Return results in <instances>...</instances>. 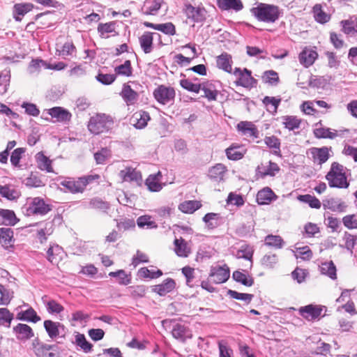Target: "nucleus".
I'll use <instances>...</instances> for the list:
<instances>
[{
  "mask_svg": "<svg viewBox=\"0 0 357 357\" xmlns=\"http://www.w3.org/2000/svg\"><path fill=\"white\" fill-rule=\"evenodd\" d=\"M99 178L100 176L98 174L81 176L77 178V180L73 178H67L62 181L60 185L66 188L71 193H79L84 192L87 185Z\"/></svg>",
  "mask_w": 357,
  "mask_h": 357,
  "instance_id": "nucleus-3",
  "label": "nucleus"
},
{
  "mask_svg": "<svg viewBox=\"0 0 357 357\" xmlns=\"http://www.w3.org/2000/svg\"><path fill=\"white\" fill-rule=\"evenodd\" d=\"M227 295L234 299L243 301L246 304L250 303V302L252 301V300L254 297L253 294H246V293H239L236 291L231 290V289H229L227 291Z\"/></svg>",
  "mask_w": 357,
  "mask_h": 357,
  "instance_id": "nucleus-51",
  "label": "nucleus"
},
{
  "mask_svg": "<svg viewBox=\"0 0 357 357\" xmlns=\"http://www.w3.org/2000/svg\"><path fill=\"white\" fill-rule=\"evenodd\" d=\"M313 10L317 22L324 24L329 20L330 17L321 10L320 5H315Z\"/></svg>",
  "mask_w": 357,
  "mask_h": 357,
  "instance_id": "nucleus-64",
  "label": "nucleus"
},
{
  "mask_svg": "<svg viewBox=\"0 0 357 357\" xmlns=\"http://www.w3.org/2000/svg\"><path fill=\"white\" fill-rule=\"evenodd\" d=\"M298 199L301 202L307 204L312 208L319 209L321 206L320 201L316 197L308 194L298 195Z\"/></svg>",
  "mask_w": 357,
  "mask_h": 357,
  "instance_id": "nucleus-46",
  "label": "nucleus"
},
{
  "mask_svg": "<svg viewBox=\"0 0 357 357\" xmlns=\"http://www.w3.org/2000/svg\"><path fill=\"white\" fill-rule=\"evenodd\" d=\"M218 6L222 10H241L243 8V3L241 0H217Z\"/></svg>",
  "mask_w": 357,
  "mask_h": 357,
  "instance_id": "nucleus-29",
  "label": "nucleus"
},
{
  "mask_svg": "<svg viewBox=\"0 0 357 357\" xmlns=\"http://www.w3.org/2000/svg\"><path fill=\"white\" fill-rule=\"evenodd\" d=\"M0 195L8 200H15L18 197L17 192L8 185H0Z\"/></svg>",
  "mask_w": 357,
  "mask_h": 357,
  "instance_id": "nucleus-58",
  "label": "nucleus"
},
{
  "mask_svg": "<svg viewBox=\"0 0 357 357\" xmlns=\"http://www.w3.org/2000/svg\"><path fill=\"white\" fill-rule=\"evenodd\" d=\"M15 241L14 231L11 228H0V244L5 250H10L13 248Z\"/></svg>",
  "mask_w": 357,
  "mask_h": 357,
  "instance_id": "nucleus-11",
  "label": "nucleus"
},
{
  "mask_svg": "<svg viewBox=\"0 0 357 357\" xmlns=\"http://www.w3.org/2000/svg\"><path fill=\"white\" fill-rule=\"evenodd\" d=\"M75 333V341L73 343L79 347L84 353H90L92 351L93 344L86 340L84 334L79 332Z\"/></svg>",
  "mask_w": 357,
  "mask_h": 357,
  "instance_id": "nucleus-35",
  "label": "nucleus"
},
{
  "mask_svg": "<svg viewBox=\"0 0 357 357\" xmlns=\"http://www.w3.org/2000/svg\"><path fill=\"white\" fill-rule=\"evenodd\" d=\"M254 231V224L252 222L243 223L238 226L235 233L240 237L246 238L250 236Z\"/></svg>",
  "mask_w": 357,
  "mask_h": 357,
  "instance_id": "nucleus-42",
  "label": "nucleus"
},
{
  "mask_svg": "<svg viewBox=\"0 0 357 357\" xmlns=\"http://www.w3.org/2000/svg\"><path fill=\"white\" fill-rule=\"evenodd\" d=\"M136 223L140 228L146 227L147 229H155L158 227L156 222L152 220V217L148 215L139 216L137 219Z\"/></svg>",
  "mask_w": 357,
  "mask_h": 357,
  "instance_id": "nucleus-47",
  "label": "nucleus"
},
{
  "mask_svg": "<svg viewBox=\"0 0 357 357\" xmlns=\"http://www.w3.org/2000/svg\"><path fill=\"white\" fill-rule=\"evenodd\" d=\"M183 12L188 19L194 22H202L206 19V10L204 8L194 7L191 4H186Z\"/></svg>",
  "mask_w": 357,
  "mask_h": 357,
  "instance_id": "nucleus-10",
  "label": "nucleus"
},
{
  "mask_svg": "<svg viewBox=\"0 0 357 357\" xmlns=\"http://www.w3.org/2000/svg\"><path fill=\"white\" fill-rule=\"evenodd\" d=\"M138 275L141 278L154 279L161 276L162 275V272L160 269L153 271L149 270L146 267H143L138 271Z\"/></svg>",
  "mask_w": 357,
  "mask_h": 357,
  "instance_id": "nucleus-54",
  "label": "nucleus"
},
{
  "mask_svg": "<svg viewBox=\"0 0 357 357\" xmlns=\"http://www.w3.org/2000/svg\"><path fill=\"white\" fill-rule=\"evenodd\" d=\"M237 129L238 131L241 132L243 135L248 137L257 138L259 136L257 128L250 121H241L237 124Z\"/></svg>",
  "mask_w": 357,
  "mask_h": 357,
  "instance_id": "nucleus-18",
  "label": "nucleus"
},
{
  "mask_svg": "<svg viewBox=\"0 0 357 357\" xmlns=\"http://www.w3.org/2000/svg\"><path fill=\"white\" fill-rule=\"evenodd\" d=\"M21 107L24 109L25 113L31 116H38L40 114V110L36 104L23 102Z\"/></svg>",
  "mask_w": 357,
  "mask_h": 357,
  "instance_id": "nucleus-63",
  "label": "nucleus"
},
{
  "mask_svg": "<svg viewBox=\"0 0 357 357\" xmlns=\"http://www.w3.org/2000/svg\"><path fill=\"white\" fill-rule=\"evenodd\" d=\"M153 33L146 31L139 38L141 48L145 54L150 53L153 50Z\"/></svg>",
  "mask_w": 357,
  "mask_h": 357,
  "instance_id": "nucleus-31",
  "label": "nucleus"
},
{
  "mask_svg": "<svg viewBox=\"0 0 357 357\" xmlns=\"http://www.w3.org/2000/svg\"><path fill=\"white\" fill-rule=\"evenodd\" d=\"M280 170L278 165L274 162L269 161L268 166H264L263 164L258 165L256 169V176L261 178H264L266 176H275L277 173Z\"/></svg>",
  "mask_w": 357,
  "mask_h": 357,
  "instance_id": "nucleus-12",
  "label": "nucleus"
},
{
  "mask_svg": "<svg viewBox=\"0 0 357 357\" xmlns=\"http://www.w3.org/2000/svg\"><path fill=\"white\" fill-rule=\"evenodd\" d=\"M318 54L316 51L312 50H303L299 54V61L305 67L312 65L317 59Z\"/></svg>",
  "mask_w": 357,
  "mask_h": 357,
  "instance_id": "nucleus-27",
  "label": "nucleus"
},
{
  "mask_svg": "<svg viewBox=\"0 0 357 357\" xmlns=\"http://www.w3.org/2000/svg\"><path fill=\"white\" fill-rule=\"evenodd\" d=\"M216 63L220 69L227 73H231L232 60L231 56L227 52L221 54L217 57Z\"/></svg>",
  "mask_w": 357,
  "mask_h": 357,
  "instance_id": "nucleus-30",
  "label": "nucleus"
},
{
  "mask_svg": "<svg viewBox=\"0 0 357 357\" xmlns=\"http://www.w3.org/2000/svg\"><path fill=\"white\" fill-rule=\"evenodd\" d=\"M18 221L13 211L0 208V225L14 226Z\"/></svg>",
  "mask_w": 357,
  "mask_h": 357,
  "instance_id": "nucleus-17",
  "label": "nucleus"
},
{
  "mask_svg": "<svg viewBox=\"0 0 357 357\" xmlns=\"http://www.w3.org/2000/svg\"><path fill=\"white\" fill-rule=\"evenodd\" d=\"M132 119L136 121L133 124L134 126L137 129H142L147 125L148 121L150 120V116L147 112L140 111L139 113H136Z\"/></svg>",
  "mask_w": 357,
  "mask_h": 357,
  "instance_id": "nucleus-39",
  "label": "nucleus"
},
{
  "mask_svg": "<svg viewBox=\"0 0 357 357\" xmlns=\"http://www.w3.org/2000/svg\"><path fill=\"white\" fill-rule=\"evenodd\" d=\"M262 79L264 82L273 86H276L280 81L278 74L273 70L265 71L262 76Z\"/></svg>",
  "mask_w": 357,
  "mask_h": 357,
  "instance_id": "nucleus-53",
  "label": "nucleus"
},
{
  "mask_svg": "<svg viewBox=\"0 0 357 357\" xmlns=\"http://www.w3.org/2000/svg\"><path fill=\"white\" fill-rule=\"evenodd\" d=\"M336 266L332 261H326L321 264V273L328 276L332 280L337 278Z\"/></svg>",
  "mask_w": 357,
  "mask_h": 357,
  "instance_id": "nucleus-43",
  "label": "nucleus"
},
{
  "mask_svg": "<svg viewBox=\"0 0 357 357\" xmlns=\"http://www.w3.org/2000/svg\"><path fill=\"white\" fill-rule=\"evenodd\" d=\"M238 146L231 145L225 150V153L228 159L232 160H238L243 157L244 153L238 151Z\"/></svg>",
  "mask_w": 357,
  "mask_h": 357,
  "instance_id": "nucleus-61",
  "label": "nucleus"
},
{
  "mask_svg": "<svg viewBox=\"0 0 357 357\" xmlns=\"http://www.w3.org/2000/svg\"><path fill=\"white\" fill-rule=\"evenodd\" d=\"M116 22L112 21L107 23H100L97 27L98 33L101 38H108V33H115L114 36L118 35L115 31Z\"/></svg>",
  "mask_w": 357,
  "mask_h": 357,
  "instance_id": "nucleus-28",
  "label": "nucleus"
},
{
  "mask_svg": "<svg viewBox=\"0 0 357 357\" xmlns=\"http://www.w3.org/2000/svg\"><path fill=\"white\" fill-rule=\"evenodd\" d=\"M112 125V120L105 114H97L92 116L88 124L89 131L95 135H98L108 131Z\"/></svg>",
  "mask_w": 357,
  "mask_h": 357,
  "instance_id": "nucleus-5",
  "label": "nucleus"
},
{
  "mask_svg": "<svg viewBox=\"0 0 357 357\" xmlns=\"http://www.w3.org/2000/svg\"><path fill=\"white\" fill-rule=\"evenodd\" d=\"M116 222V227L119 231H128L135 228V222L133 219L125 218Z\"/></svg>",
  "mask_w": 357,
  "mask_h": 357,
  "instance_id": "nucleus-56",
  "label": "nucleus"
},
{
  "mask_svg": "<svg viewBox=\"0 0 357 357\" xmlns=\"http://www.w3.org/2000/svg\"><path fill=\"white\" fill-rule=\"evenodd\" d=\"M226 171V167L222 164L218 163L209 169L208 176L215 181H220L223 180Z\"/></svg>",
  "mask_w": 357,
  "mask_h": 357,
  "instance_id": "nucleus-33",
  "label": "nucleus"
},
{
  "mask_svg": "<svg viewBox=\"0 0 357 357\" xmlns=\"http://www.w3.org/2000/svg\"><path fill=\"white\" fill-rule=\"evenodd\" d=\"M52 206L45 203L41 197H37L27 201L22 208L27 216L40 215H45L52 210Z\"/></svg>",
  "mask_w": 357,
  "mask_h": 357,
  "instance_id": "nucleus-4",
  "label": "nucleus"
},
{
  "mask_svg": "<svg viewBox=\"0 0 357 357\" xmlns=\"http://www.w3.org/2000/svg\"><path fill=\"white\" fill-rule=\"evenodd\" d=\"M232 278L236 282L245 287H252L254 284V279L249 275H246L240 271L233 272Z\"/></svg>",
  "mask_w": 357,
  "mask_h": 357,
  "instance_id": "nucleus-36",
  "label": "nucleus"
},
{
  "mask_svg": "<svg viewBox=\"0 0 357 357\" xmlns=\"http://www.w3.org/2000/svg\"><path fill=\"white\" fill-rule=\"evenodd\" d=\"M265 244L275 248H281L283 246L284 241L280 236L268 235L265 238Z\"/></svg>",
  "mask_w": 357,
  "mask_h": 357,
  "instance_id": "nucleus-60",
  "label": "nucleus"
},
{
  "mask_svg": "<svg viewBox=\"0 0 357 357\" xmlns=\"http://www.w3.org/2000/svg\"><path fill=\"white\" fill-rule=\"evenodd\" d=\"M48 114L59 122H66L70 121L71 114L66 109L61 107H54L48 109Z\"/></svg>",
  "mask_w": 357,
  "mask_h": 357,
  "instance_id": "nucleus-21",
  "label": "nucleus"
},
{
  "mask_svg": "<svg viewBox=\"0 0 357 357\" xmlns=\"http://www.w3.org/2000/svg\"><path fill=\"white\" fill-rule=\"evenodd\" d=\"M43 326L49 337L51 339L53 340L57 337L60 339L65 338L66 327L61 323L47 319L44 321Z\"/></svg>",
  "mask_w": 357,
  "mask_h": 357,
  "instance_id": "nucleus-7",
  "label": "nucleus"
},
{
  "mask_svg": "<svg viewBox=\"0 0 357 357\" xmlns=\"http://www.w3.org/2000/svg\"><path fill=\"white\" fill-rule=\"evenodd\" d=\"M202 204L197 200L185 201L180 204V211L184 213H193L195 211L200 208Z\"/></svg>",
  "mask_w": 357,
  "mask_h": 357,
  "instance_id": "nucleus-41",
  "label": "nucleus"
},
{
  "mask_svg": "<svg viewBox=\"0 0 357 357\" xmlns=\"http://www.w3.org/2000/svg\"><path fill=\"white\" fill-rule=\"evenodd\" d=\"M180 86L188 91L198 93L201 90L200 84H194L189 79H182L180 80Z\"/></svg>",
  "mask_w": 357,
  "mask_h": 357,
  "instance_id": "nucleus-59",
  "label": "nucleus"
},
{
  "mask_svg": "<svg viewBox=\"0 0 357 357\" xmlns=\"http://www.w3.org/2000/svg\"><path fill=\"white\" fill-rule=\"evenodd\" d=\"M200 84L201 90L204 93L203 97L207 98L209 101L216 100L219 91L216 88L215 84L212 82H206Z\"/></svg>",
  "mask_w": 357,
  "mask_h": 357,
  "instance_id": "nucleus-20",
  "label": "nucleus"
},
{
  "mask_svg": "<svg viewBox=\"0 0 357 357\" xmlns=\"http://www.w3.org/2000/svg\"><path fill=\"white\" fill-rule=\"evenodd\" d=\"M206 227L209 229L218 227L222 224V217L219 213H208L202 218Z\"/></svg>",
  "mask_w": 357,
  "mask_h": 357,
  "instance_id": "nucleus-26",
  "label": "nucleus"
},
{
  "mask_svg": "<svg viewBox=\"0 0 357 357\" xmlns=\"http://www.w3.org/2000/svg\"><path fill=\"white\" fill-rule=\"evenodd\" d=\"M16 319L21 321L36 323L40 320L35 310L30 307L26 310L20 311L17 314Z\"/></svg>",
  "mask_w": 357,
  "mask_h": 357,
  "instance_id": "nucleus-23",
  "label": "nucleus"
},
{
  "mask_svg": "<svg viewBox=\"0 0 357 357\" xmlns=\"http://www.w3.org/2000/svg\"><path fill=\"white\" fill-rule=\"evenodd\" d=\"M120 95L127 105L135 103L138 98V93L134 91L128 84H124L123 85Z\"/></svg>",
  "mask_w": 357,
  "mask_h": 357,
  "instance_id": "nucleus-25",
  "label": "nucleus"
},
{
  "mask_svg": "<svg viewBox=\"0 0 357 357\" xmlns=\"http://www.w3.org/2000/svg\"><path fill=\"white\" fill-rule=\"evenodd\" d=\"M63 252L62 247L59 245H50L47 251V259L54 263L56 260V257L60 256Z\"/></svg>",
  "mask_w": 357,
  "mask_h": 357,
  "instance_id": "nucleus-52",
  "label": "nucleus"
},
{
  "mask_svg": "<svg viewBox=\"0 0 357 357\" xmlns=\"http://www.w3.org/2000/svg\"><path fill=\"white\" fill-rule=\"evenodd\" d=\"M13 331L16 338L20 341H26L34 337L33 329L25 324H17L13 327Z\"/></svg>",
  "mask_w": 357,
  "mask_h": 357,
  "instance_id": "nucleus-13",
  "label": "nucleus"
},
{
  "mask_svg": "<svg viewBox=\"0 0 357 357\" xmlns=\"http://www.w3.org/2000/svg\"><path fill=\"white\" fill-rule=\"evenodd\" d=\"M182 50H188L190 52V56H184L180 54V66L190 63L191 60L196 56V49L190 45H185L181 47Z\"/></svg>",
  "mask_w": 357,
  "mask_h": 357,
  "instance_id": "nucleus-55",
  "label": "nucleus"
},
{
  "mask_svg": "<svg viewBox=\"0 0 357 357\" xmlns=\"http://www.w3.org/2000/svg\"><path fill=\"white\" fill-rule=\"evenodd\" d=\"M322 312V308L312 304L301 307L299 309L300 314L307 319H315L318 318Z\"/></svg>",
  "mask_w": 357,
  "mask_h": 357,
  "instance_id": "nucleus-14",
  "label": "nucleus"
},
{
  "mask_svg": "<svg viewBox=\"0 0 357 357\" xmlns=\"http://www.w3.org/2000/svg\"><path fill=\"white\" fill-rule=\"evenodd\" d=\"M251 73V71L247 68L242 70L239 68H236L234 72V74L238 76V79L235 82L236 84L245 88L255 87L257 80L252 77Z\"/></svg>",
  "mask_w": 357,
  "mask_h": 357,
  "instance_id": "nucleus-6",
  "label": "nucleus"
},
{
  "mask_svg": "<svg viewBox=\"0 0 357 357\" xmlns=\"http://www.w3.org/2000/svg\"><path fill=\"white\" fill-rule=\"evenodd\" d=\"M89 207L107 213V211L110 208V204L109 202L103 201L100 198L95 197L91 199L89 202Z\"/></svg>",
  "mask_w": 357,
  "mask_h": 357,
  "instance_id": "nucleus-48",
  "label": "nucleus"
},
{
  "mask_svg": "<svg viewBox=\"0 0 357 357\" xmlns=\"http://www.w3.org/2000/svg\"><path fill=\"white\" fill-rule=\"evenodd\" d=\"M163 0H146L142 7V13L146 15H155L160 9Z\"/></svg>",
  "mask_w": 357,
  "mask_h": 357,
  "instance_id": "nucleus-15",
  "label": "nucleus"
},
{
  "mask_svg": "<svg viewBox=\"0 0 357 357\" xmlns=\"http://www.w3.org/2000/svg\"><path fill=\"white\" fill-rule=\"evenodd\" d=\"M38 167L47 172H52V161L43 152H38L36 155Z\"/></svg>",
  "mask_w": 357,
  "mask_h": 357,
  "instance_id": "nucleus-32",
  "label": "nucleus"
},
{
  "mask_svg": "<svg viewBox=\"0 0 357 357\" xmlns=\"http://www.w3.org/2000/svg\"><path fill=\"white\" fill-rule=\"evenodd\" d=\"M280 102V98L270 96H265L262 100V102L266 107L267 111L272 113L277 112Z\"/></svg>",
  "mask_w": 357,
  "mask_h": 357,
  "instance_id": "nucleus-45",
  "label": "nucleus"
},
{
  "mask_svg": "<svg viewBox=\"0 0 357 357\" xmlns=\"http://www.w3.org/2000/svg\"><path fill=\"white\" fill-rule=\"evenodd\" d=\"M309 151L314 161H318L319 165L326 162L329 158L328 149L326 146L321 148L312 147Z\"/></svg>",
  "mask_w": 357,
  "mask_h": 357,
  "instance_id": "nucleus-22",
  "label": "nucleus"
},
{
  "mask_svg": "<svg viewBox=\"0 0 357 357\" xmlns=\"http://www.w3.org/2000/svg\"><path fill=\"white\" fill-rule=\"evenodd\" d=\"M153 95L158 102L165 105L174 98L175 91L172 88L161 85L154 91Z\"/></svg>",
  "mask_w": 357,
  "mask_h": 357,
  "instance_id": "nucleus-9",
  "label": "nucleus"
},
{
  "mask_svg": "<svg viewBox=\"0 0 357 357\" xmlns=\"http://www.w3.org/2000/svg\"><path fill=\"white\" fill-rule=\"evenodd\" d=\"M277 196L268 187L259 190L257 194V202L260 205L269 204L272 200L276 199Z\"/></svg>",
  "mask_w": 357,
  "mask_h": 357,
  "instance_id": "nucleus-19",
  "label": "nucleus"
},
{
  "mask_svg": "<svg viewBox=\"0 0 357 357\" xmlns=\"http://www.w3.org/2000/svg\"><path fill=\"white\" fill-rule=\"evenodd\" d=\"M0 305H8L13 297V292L0 284Z\"/></svg>",
  "mask_w": 357,
  "mask_h": 357,
  "instance_id": "nucleus-57",
  "label": "nucleus"
},
{
  "mask_svg": "<svg viewBox=\"0 0 357 357\" xmlns=\"http://www.w3.org/2000/svg\"><path fill=\"white\" fill-rule=\"evenodd\" d=\"M10 81V70L0 72V94L3 95L8 91Z\"/></svg>",
  "mask_w": 357,
  "mask_h": 357,
  "instance_id": "nucleus-49",
  "label": "nucleus"
},
{
  "mask_svg": "<svg viewBox=\"0 0 357 357\" xmlns=\"http://www.w3.org/2000/svg\"><path fill=\"white\" fill-rule=\"evenodd\" d=\"M158 176L160 172L158 174L150 175L146 180L145 184L151 192H159L162 188Z\"/></svg>",
  "mask_w": 357,
  "mask_h": 357,
  "instance_id": "nucleus-44",
  "label": "nucleus"
},
{
  "mask_svg": "<svg viewBox=\"0 0 357 357\" xmlns=\"http://www.w3.org/2000/svg\"><path fill=\"white\" fill-rule=\"evenodd\" d=\"M176 286L175 281L172 278H167L162 284L153 287V291L160 296H165L174 289Z\"/></svg>",
  "mask_w": 357,
  "mask_h": 357,
  "instance_id": "nucleus-24",
  "label": "nucleus"
},
{
  "mask_svg": "<svg viewBox=\"0 0 357 357\" xmlns=\"http://www.w3.org/2000/svg\"><path fill=\"white\" fill-rule=\"evenodd\" d=\"M266 145L270 149H274L273 153L277 156L282 157L280 151V140L276 136L272 135L266 137L264 139Z\"/></svg>",
  "mask_w": 357,
  "mask_h": 357,
  "instance_id": "nucleus-38",
  "label": "nucleus"
},
{
  "mask_svg": "<svg viewBox=\"0 0 357 357\" xmlns=\"http://www.w3.org/2000/svg\"><path fill=\"white\" fill-rule=\"evenodd\" d=\"M254 254V250L252 247L248 245H243L241 248L237 251L236 257L238 259H245L250 261V266L251 268L252 266V257Z\"/></svg>",
  "mask_w": 357,
  "mask_h": 357,
  "instance_id": "nucleus-37",
  "label": "nucleus"
},
{
  "mask_svg": "<svg viewBox=\"0 0 357 357\" xmlns=\"http://www.w3.org/2000/svg\"><path fill=\"white\" fill-rule=\"evenodd\" d=\"M250 12L258 21L266 23H274L280 17L279 7L273 4L259 3Z\"/></svg>",
  "mask_w": 357,
  "mask_h": 357,
  "instance_id": "nucleus-1",
  "label": "nucleus"
},
{
  "mask_svg": "<svg viewBox=\"0 0 357 357\" xmlns=\"http://www.w3.org/2000/svg\"><path fill=\"white\" fill-rule=\"evenodd\" d=\"M33 5L31 3H16L13 8L14 18L16 21H21L22 18L20 16H15V14L24 16L28 12L31 11L33 8Z\"/></svg>",
  "mask_w": 357,
  "mask_h": 357,
  "instance_id": "nucleus-34",
  "label": "nucleus"
},
{
  "mask_svg": "<svg viewBox=\"0 0 357 357\" xmlns=\"http://www.w3.org/2000/svg\"><path fill=\"white\" fill-rule=\"evenodd\" d=\"M344 168L343 165L337 162H333L331 164V169L326 175V179L328 181V185L331 188H349V183L347 181Z\"/></svg>",
  "mask_w": 357,
  "mask_h": 357,
  "instance_id": "nucleus-2",
  "label": "nucleus"
},
{
  "mask_svg": "<svg viewBox=\"0 0 357 357\" xmlns=\"http://www.w3.org/2000/svg\"><path fill=\"white\" fill-rule=\"evenodd\" d=\"M116 75L130 77L132 75V68L130 60H126L123 64L119 65L114 68Z\"/></svg>",
  "mask_w": 357,
  "mask_h": 357,
  "instance_id": "nucleus-50",
  "label": "nucleus"
},
{
  "mask_svg": "<svg viewBox=\"0 0 357 357\" xmlns=\"http://www.w3.org/2000/svg\"><path fill=\"white\" fill-rule=\"evenodd\" d=\"M284 127L289 130H294V129L299 128L301 123V119L293 116H287L284 117Z\"/></svg>",
  "mask_w": 357,
  "mask_h": 357,
  "instance_id": "nucleus-62",
  "label": "nucleus"
},
{
  "mask_svg": "<svg viewBox=\"0 0 357 357\" xmlns=\"http://www.w3.org/2000/svg\"><path fill=\"white\" fill-rule=\"evenodd\" d=\"M313 133L315 137L318 139H335L337 135V131L333 130L331 131V128H315L313 131Z\"/></svg>",
  "mask_w": 357,
  "mask_h": 357,
  "instance_id": "nucleus-40",
  "label": "nucleus"
},
{
  "mask_svg": "<svg viewBox=\"0 0 357 357\" xmlns=\"http://www.w3.org/2000/svg\"><path fill=\"white\" fill-rule=\"evenodd\" d=\"M230 271L229 267L225 264L223 266H212L209 273V278L215 284H221L227 281L229 278Z\"/></svg>",
  "mask_w": 357,
  "mask_h": 357,
  "instance_id": "nucleus-8",
  "label": "nucleus"
},
{
  "mask_svg": "<svg viewBox=\"0 0 357 357\" xmlns=\"http://www.w3.org/2000/svg\"><path fill=\"white\" fill-rule=\"evenodd\" d=\"M323 206L325 209H329L334 212L342 213L346 211L347 204L340 199L330 198L323 202Z\"/></svg>",
  "mask_w": 357,
  "mask_h": 357,
  "instance_id": "nucleus-16",
  "label": "nucleus"
}]
</instances>
